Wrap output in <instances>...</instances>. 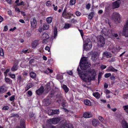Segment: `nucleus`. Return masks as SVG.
<instances>
[{
	"label": "nucleus",
	"mask_w": 128,
	"mask_h": 128,
	"mask_svg": "<svg viewBox=\"0 0 128 128\" xmlns=\"http://www.w3.org/2000/svg\"><path fill=\"white\" fill-rule=\"evenodd\" d=\"M78 30L80 33V34H81L82 36V37L83 36V34L82 30H80L79 29Z\"/></svg>",
	"instance_id": "obj_57"
},
{
	"label": "nucleus",
	"mask_w": 128,
	"mask_h": 128,
	"mask_svg": "<svg viewBox=\"0 0 128 128\" xmlns=\"http://www.w3.org/2000/svg\"><path fill=\"white\" fill-rule=\"evenodd\" d=\"M87 57H84L80 60V68L82 70H85L91 66L87 60Z\"/></svg>",
	"instance_id": "obj_1"
},
{
	"label": "nucleus",
	"mask_w": 128,
	"mask_h": 128,
	"mask_svg": "<svg viewBox=\"0 0 128 128\" xmlns=\"http://www.w3.org/2000/svg\"><path fill=\"white\" fill-rule=\"evenodd\" d=\"M42 37L43 39L47 40L49 38V36L48 34L44 33L42 34Z\"/></svg>",
	"instance_id": "obj_22"
},
{
	"label": "nucleus",
	"mask_w": 128,
	"mask_h": 128,
	"mask_svg": "<svg viewBox=\"0 0 128 128\" xmlns=\"http://www.w3.org/2000/svg\"><path fill=\"white\" fill-rule=\"evenodd\" d=\"M54 38H55L57 35V29L55 28H54Z\"/></svg>",
	"instance_id": "obj_40"
},
{
	"label": "nucleus",
	"mask_w": 128,
	"mask_h": 128,
	"mask_svg": "<svg viewBox=\"0 0 128 128\" xmlns=\"http://www.w3.org/2000/svg\"><path fill=\"white\" fill-rule=\"evenodd\" d=\"M49 27V25L47 24H44L43 26V29L44 30H47Z\"/></svg>",
	"instance_id": "obj_27"
},
{
	"label": "nucleus",
	"mask_w": 128,
	"mask_h": 128,
	"mask_svg": "<svg viewBox=\"0 0 128 128\" xmlns=\"http://www.w3.org/2000/svg\"><path fill=\"white\" fill-rule=\"evenodd\" d=\"M90 4H88L86 6V8L87 9H88L90 8Z\"/></svg>",
	"instance_id": "obj_64"
},
{
	"label": "nucleus",
	"mask_w": 128,
	"mask_h": 128,
	"mask_svg": "<svg viewBox=\"0 0 128 128\" xmlns=\"http://www.w3.org/2000/svg\"><path fill=\"white\" fill-rule=\"evenodd\" d=\"M57 97L59 98L58 100H57V101L59 103H62V106L64 107H65L66 105L64 103L65 101L63 100L62 96V95L61 94H58L57 95Z\"/></svg>",
	"instance_id": "obj_8"
},
{
	"label": "nucleus",
	"mask_w": 128,
	"mask_h": 128,
	"mask_svg": "<svg viewBox=\"0 0 128 128\" xmlns=\"http://www.w3.org/2000/svg\"><path fill=\"white\" fill-rule=\"evenodd\" d=\"M93 115L90 112H85L83 114V117L86 118H88L92 117Z\"/></svg>",
	"instance_id": "obj_13"
},
{
	"label": "nucleus",
	"mask_w": 128,
	"mask_h": 128,
	"mask_svg": "<svg viewBox=\"0 0 128 128\" xmlns=\"http://www.w3.org/2000/svg\"><path fill=\"white\" fill-rule=\"evenodd\" d=\"M84 104L85 105L88 106H90L91 104L90 101L88 100H86L84 101Z\"/></svg>",
	"instance_id": "obj_26"
},
{
	"label": "nucleus",
	"mask_w": 128,
	"mask_h": 128,
	"mask_svg": "<svg viewBox=\"0 0 128 128\" xmlns=\"http://www.w3.org/2000/svg\"><path fill=\"white\" fill-rule=\"evenodd\" d=\"M70 24H66L64 26V28H70Z\"/></svg>",
	"instance_id": "obj_49"
},
{
	"label": "nucleus",
	"mask_w": 128,
	"mask_h": 128,
	"mask_svg": "<svg viewBox=\"0 0 128 128\" xmlns=\"http://www.w3.org/2000/svg\"><path fill=\"white\" fill-rule=\"evenodd\" d=\"M26 35L27 37H29L31 36V34L29 31H27L26 33Z\"/></svg>",
	"instance_id": "obj_48"
},
{
	"label": "nucleus",
	"mask_w": 128,
	"mask_h": 128,
	"mask_svg": "<svg viewBox=\"0 0 128 128\" xmlns=\"http://www.w3.org/2000/svg\"><path fill=\"white\" fill-rule=\"evenodd\" d=\"M62 88L66 93H67L68 92V89L66 85H64L62 86Z\"/></svg>",
	"instance_id": "obj_32"
},
{
	"label": "nucleus",
	"mask_w": 128,
	"mask_h": 128,
	"mask_svg": "<svg viewBox=\"0 0 128 128\" xmlns=\"http://www.w3.org/2000/svg\"><path fill=\"white\" fill-rule=\"evenodd\" d=\"M107 34L109 36H112L113 35V34L112 32V30H108L107 31Z\"/></svg>",
	"instance_id": "obj_30"
},
{
	"label": "nucleus",
	"mask_w": 128,
	"mask_h": 128,
	"mask_svg": "<svg viewBox=\"0 0 128 128\" xmlns=\"http://www.w3.org/2000/svg\"><path fill=\"white\" fill-rule=\"evenodd\" d=\"M80 78L84 81L86 82H90L92 80L91 77L86 72L82 74V75L81 76Z\"/></svg>",
	"instance_id": "obj_2"
},
{
	"label": "nucleus",
	"mask_w": 128,
	"mask_h": 128,
	"mask_svg": "<svg viewBox=\"0 0 128 128\" xmlns=\"http://www.w3.org/2000/svg\"><path fill=\"white\" fill-rule=\"evenodd\" d=\"M30 22L32 27L34 28H35L37 24V22L35 18H32L30 20Z\"/></svg>",
	"instance_id": "obj_14"
},
{
	"label": "nucleus",
	"mask_w": 128,
	"mask_h": 128,
	"mask_svg": "<svg viewBox=\"0 0 128 128\" xmlns=\"http://www.w3.org/2000/svg\"><path fill=\"white\" fill-rule=\"evenodd\" d=\"M104 54L106 57L108 58H110L111 56V54L109 52H106L104 53Z\"/></svg>",
	"instance_id": "obj_31"
},
{
	"label": "nucleus",
	"mask_w": 128,
	"mask_h": 128,
	"mask_svg": "<svg viewBox=\"0 0 128 128\" xmlns=\"http://www.w3.org/2000/svg\"><path fill=\"white\" fill-rule=\"evenodd\" d=\"M45 49L46 50H48V52L50 51V48L48 46H46L45 48Z\"/></svg>",
	"instance_id": "obj_61"
},
{
	"label": "nucleus",
	"mask_w": 128,
	"mask_h": 128,
	"mask_svg": "<svg viewBox=\"0 0 128 128\" xmlns=\"http://www.w3.org/2000/svg\"><path fill=\"white\" fill-rule=\"evenodd\" d=\"M100 68L101 69L103 70L106 68V66L105 65H102L101 66Z\"/></svg>",
	"instance_id": "obj_59"
},
{
	"label": "nucleus",
	"mask_w": 128,
	"mask_h": 128,
	"mask_svg": "<svg viewBox=\"0 0 128 128\" xmlns=\"http://www.w3.org/2000/svg\"><path fill=\"white\" fill-rule=\"evenodd\" d=\"M66 10L67 8L66 7L63 12L62 14V16L66 18H71V16L72 14L69 12H67Z\"/></svg>",
	"instance_id": "obj_9"
},
{
	"label": "nucleus",
	"mask_w": 128,
	"mask_h": 128,
	"mask_svg": "<svg viewBox=\"0 0 128 128\" xmlns=\"http://www.w3.org/2000/svg\"><path fill=\"white\" fill-rule=\"evenodd\" d=\"M121 0H118L112 3V5L114 8H118L120 6L122 2Z\"/></svg>",
	"instance_id": "obj_12"
},
{
	"label": "nucleus",
	"mask_w": 128,
	"mask_h": 128,
	"mask_svg": "<svg viewBox=\"0 0 128 128\" xmlns=\"http://www.w3.org/2000/svg\"><path fill=\"white\" fill-rule=\"evenodd\" d=\"M60 120L59 117L55 118L50 119L48 120V122L50 124H56L58 123Z\"/></svg>",
	"instance_id": "obj_7"
},
{
	"label": "nucleus",
	"mask_w": 128,
	"mask_h": 128,
	"mask_svg": "<svg viewBox=\"0 0 128 128\" xmlns=\"http://www.w3.org/2000/svg\"><path fill=\"white\" fill-rule=\"evenodd\" d=\"M4 55V53L3 49L2 48H0V55L1 56H3Z\"/></svg>",
	"instance_id": "obj_44"
},
{
	"label": "nucleus",
	"mask_w": 128,
	"mask_h": 128,
	"mask_svg": "<svg viewBox=\"0 0 128 128\" xmlns=\"http://www.w3.org/2000/svg\"><path fill=\"white\" fill-rule=\"evenodd\" d=\"M114 58H111V59H110L108 61L110 62H112L114 61Z\"/></svg>",
	"instance_id": "obj_54"
},
{
	"label": "nucleus",
	"mask_w": 128,
	"mask_h": 128,
	"mask_svg": "<svg viewBox=\"0 0 128 128\" xmlns=\"http://www.w3.org/2000/svg\"><path fill=\"white\" fill-rule=\"evenodd\" d=\"M92 124L93 126L96 127L99 124V122L96 120H94L92 122Z\"/></svg>",
	"instance_id": "obj_20"
},
{
	"label": "nucleus",
	"mask_w": 128,
	"mask_h": 128,
	"mask_svg": "<svg viewBox=\"0 0 128 128\" xmlns=\"http://www.w3.org/2000/svg\"><path fill=\"white\" fill-rule=\"evenodd\" d=\"M76 15L78 16H80L81 14V13L78 11H76Z\"/></svg>",
	"instance_id": "obj_55"
},
{
	"label": "nucleus",
	"mask_w": 128,
	"mask_h": 128,
	"mask_svg": "<svg viewBox=\"0 0 128 128\" xmlns=\"http://www.w3.org/2000/svg\"><path fill=\"white\" fill-rule=\"evenodd\" d=\"M44 91V87L41 86L40 88L36 91V93L38 95H40L42 94Z\"/></svg>",
	"instance_id": "obj_16"
},
{
	"label": "nucleus",
	"mask_w": 128,
	"mask_h": 128,
	"mask_svg": "<svg viewBox=\"0 0 128 128\" xmlns=\"http://www.w3.org/2000/svg\"><path fill=\"white\" fill-rule=\"evenodd\" d=\"M33 86V84L31 83H29L26 86V88H27L26 90H28L30 88L32 87Z\"/></svg>",
	"instance_id": "obj_37"
},
{
	"label": "nucleus",
	"mask_w": 128,
	"mask_h": 128,
	"mask_svg": "<svg viewBox=\"0 0 128 128\" xmlns=\"http://www.w3.org/2000/svg\"><path fill=\"white\" fill-rule=\"evenodd\" d=\"M94 12H92L90 13L88 16V18L90 20L92 19L94 15Z\"/></svg>",
	"instance_id": "obj_36"
},
{
	"label": "nucleus",
	"mask_w": 128,
	"mask_h": 128,
	"mask_svg": "<svg viewBox=\"0 0 128 128\" xmlns=\"http://www.w3.org/2000/svg\"><path fill=\"white\" fill-rule=\"evenodd\" d=\"M9 107L8 106H4L2 108V110H7L8 109Z\"/></svg>",
	"instance_id": "obj_50"
},
{
	"label": "nucleus",
	"mask_w": 128,
	"mask_h": 128,
	"mask_svg": "<svg viewBox=\"0 0 128 128\" xmlns=\"http://www.w3.org/2000/svg\"><path fill=\"white\" fill-rule=\"evenodd\" d=\"M38 40H35L34 42L32 44V46L33 48H35L38 44Z\"/></svg>",
	"instance_id": "obj_24"
},
{
	"label": "nucleus",
	"mask_w": 128,
	"mask_h": 128,
	"mask_svg": "<svg viewBox=\"0 0 128 128\" xmlns=\"http://www.w3.org/2000/svg\"><path fill=\"white\" fill-rule=\"evenodd\" d=\"M97 53L96 52H94L92 54V55L91 59L93 61L95 62L97 59Z\"/></svg>",
	"instance_id": "obj_15"
},
{
	"label": "nucleus",
	"mask_w": 128,
	"mask_h": 128,
	"mask_svg": "<svg viewBox=\"0 0 128 128\" xmlns=\"http://www.w3.org/2000/svg\"><path fill=\"white\" fill-rule=\"evenodd\" d=\"M20 125L21 128H25V122L23 120H21L20 121Z\"/></svg>",
	"instance_id": "obj_25"
},
{
	"label": "nucleus",
	"mask_w": 128,
	"mask_h": 128,
	"mask_svg": "<svg viewBox=\"0 0 128 128\" xmlns=\"http://www.w3.org/2000/svg\"><path fill=\"white\" fill-rule=\"evenodd\" d=\"M14 96L13 95L11 96L10 98V101H12L14 99Z\"/></svg>",
	"instance_id": "obj_53"
},
{
	"label": "nucleus",
	"mask_w": 128,
	"mask_h": 128,
	"mask_svg": "<svg viewBox=\"0 0 128 128\" xmlns=\"http://www.w3.org/2000/svg\"><path fill=\"white\" fill-rule=\"evenodd\" d=\"M106 95H108V94L110 93V92L108 90H106Z\"/></svg>",
	"instance_id": "obj_58"
},
{
	"label": "nucleus",
	"mask_w": 128,
	"mask_h": 128,
	"mask_svg": "<svg viewBox=\"0 0 128 128\" xmlns=\"http://www.w3.org/2000/svg\"><path fill=\"white\" fill-rule=\"evenodd\" d=\"M92 46V43L91 42H88V43H85L84 41L83 48L86 50H88L91 49Z\"/></svg>",
	"instance_id": "obj_10"
},
{
	"label": "nucleus",
	"mask_w": 128,
	"mask_h": 128,
	"mask_svg": "<svg viewBox=\"0 0 128 128\" xmlns=\"http://www.w3.org/2000/svg\"><path fill=\"white\" fill-rule=\"evenodd\" d=\"M102 74L101 73H99L98 75V82H99L100 80V78L102 77Z\"/></svg>",
	"instance_id": "obj_47"
},
{
	"label": "nucleus",
	"mask_w": 128,
	"mask_h": 128,
	"mask_svg": "<svg viewBox=\"0 0 128 128\" xmlns=\"http://www.w3.org/2000/svg\"><path fill=\"white\" fill-rule=\"evenodd\" d=\"M30 77L32 78H35L36 76V74L33 72H30Z\"/></svg>",
	"instance_id": "obj_34"
},
{
	"label": "nucleus",
	"mask_w": 128,
	"mask_h": 128,
	"mask_svg": "<svg viewBox=\"0 0 128 128\" xmlns=\"http://www.w3.org/2000/svg\"><path fill=\"white\" fill-rule=\"evenodd\" d=\"M111 75V74L110 73H107L105 75V77L106 78H108Z\"/></svg>",
	"instance_id": "obj_52"
},
{
	"label": "nucleus",
	"mask_w": 128,
	"mask_h": 128,
	"mask_svg": "<svg viewBox=\"0 0 128 128\" xmlns=\"http://www.w3.org/2000/svg\"><path fill=\"white\" fill-rule=\"evenodd\" d=\"M11 117H16L17 118L18 117H19V115L18 114H12V115L11 116Z\"/></svg>",
	"instance_id": "obj_46"
},
{
	"label": "nucleus",
	"mask_w": 128,
	"mask_h": 128,
	"mask_svg": "<svg viewBox=\"0 0 128 128\" xmlns=\"http://www.w3.org/2000/svg\"><path fill=\"white\" fill-rule=\"evenodd\" d=\"M108 70L112 72L116 71L117 70L114 69L111 66L109 67Z\"/></svg>",
	"instance_id": "obj_35"
},
{
	"label": "nucleus",
	"mask_w": 128,
	"mask_h": 128,
	"mask_svg": "<svg viewBox=\"0 0 128 128\" xmlns=\"http://www.w3.org/2000/svg\"><path fill=\"white\" fill-rule=\"evenodd\" d=\"M67 73L70 75H72V73L71 71H69L67 72Z\"/></svg>",
	"instance_id": "obj_63"
},
{
	"label": "nucleus",
	"mask_w": 128,
	"mask_h": 128,
	"mask_svg": "<svg viewBox=\"0 0 128 128\" xmlns=\"http://www.w3.org/2000/svg\"><path fill=\"white\" fill-rule=\"evenodd\" d=\"M77 70L78 71V73L80 77V78H81V76L82 75V71L80 70L79 69V68H78L77 69Z\"/></svg>",
	"instance_id": "obj_41"
},
{
	"label": "nucleus",
	"mask_w": 128,
	"mask_h": 128,
	"mask_svg": "<svg viewBox=\"0 0 128 128\" xmlns=\"http://www.w3.org/2000/svg\"><path fill=\"white\" fill-rule=\"evenodd\" d=\"M98 46L99 47H102L105 44L104 39L102 36H99L97 38Z\"/></svg>",
	"instance_id": "obj_3"
},
{
	"label": "nucleus",
	"mask_w": 128,
	"mask_h": 128,
	"mask_svg": "<svg viewBox=\"0 0 128 128\" xmlns=\"http://www.w3.org/2000/svg\"><path fill=\"white\" fill-rule=\"evenodd\" d=\"M5 91L4 86H1L0 87V93H4Z\"/></svg>",
	"instance_id": "obj_33"
},
{
	"label": "nucleus",
	"mask_w": 128,
	"mask_h": 128,
	"mask_svg": "<svg viewBox=\"0 0 128 128\" xmlns=\"http://www.w3.org/2000/svg\"><path fill=\"white\" fill-rule=\"evenodd\" d=\"M64 128H73L72 125L71 124H67L65 126Z\"/></svg>",
	"instance_id": "obj_39"
},
{
	"label": "nucleus",
	"mask_w": 128,
	"mask_h": 128,
	"mask_svg": "<svg viewBox=\"0 0 128 128\" xmlns=\"http://www.w3.org/2000/svg\"><path fill=\"white\" fill-rule=\"evenodd\" d=\"M124 99H128V94L125 95L124 96Z\"/></svg>",
	"instance_id": "obj_60"
},
{
	"label": "nucleus",
	"mask_w": 128,
	"mask_h": 128,
	"mask_svg": "<svg viewBox=\"0 0 128 128\" xmlns=\"http://www.w3.org/2000/svg\"><path fill=\"white\" fill-rule=\"evenodd\" d=\"M8 30V26H5L4 27L3 31L6 32Z\"/></svg>",
	"instance_id": "obj_51"
},
{
	"label": "nucleus",
	"mask_w": 128,
	"mask_h": 128,
	"mask_svg": "<svg viewBox=\"0 0 128 128\" xmlns=\"http://www.w3.org/2000/svg\"><path fill=\"white\" fill-rule=\"evenodd\" d=\"M46 6H51L52 5L51 3V2L49 1H48L46 3Z\"/></svg>",
	"instance_id": "obj_45"
},
{
	"label": "nucleus",
	"mask_w": 128,
	"mask_h": 128,
	"mask_svg": "<svg viewBox=\"0 0 128 128\" xmlns=\"http://www.w3.org/2000/svg\"><path fill=\"white\" fill-rule=\"evenodd\" d=\"M122 34L126 37L128 36V20L124 26Z\"/></svg>",
	"instance_id": "obj_6"
},
{
	"label": "nucleus",
	"mask_w": 128,
	"mask_h": 128,
	"mask_svg": "<svg viewBox=\"0 0 128 128\" xmlns=\"http://www.w3.org/2000/svg\"><path fill=\"white\" fill-rule=\"evenodd\" d=\"M76 0H70V4L71 6L74 4L76 2Z\"/></svg>",
	"instance_id": "obj_38"
},
{
	"label": "nucleus",
	"mask_w": 128,
	"mask_h": 128,
	"mask_svg": "<svg viewBox=\"0 0 128 128\" xmlns=\"http://www.w3.org/2000/svg\"><path fill=\"white\" fill-rule=\"evenodd\" d=\"M17 64H14L11 69V70L12 71H14L17 70Z\"/></svg>",
	"instance_id": "obj_23"
},
{
	"label": "nucleus",
	"mask_w": 128,
	"mask_h": 128,
	"mask_svg": "<svg viewBox=\"0 0 128 128\" xmlns=\"http://www.w3.org/2000/svg\"><path fill=\"white\" fill-rule=\"evenodd\" d=\"M26 48H25L24 49H22V51H20L19 52L20 54H22L23 53L24 54H26L27 52H28V49H26Z\"/></svg>",
	"instance_id": "obj_28"
},
{
	"label": "nucleus",
	"mask_w": 128,
	"mask_h": 128,
	"mask_svg": "<svg viewBox=\"0 0 128 128\" xmlns=\"http://www.w3.org/2000/svg\"><path fill=\"white\" fill-rule=\"evenodd\" d=\"M112 18L116 22L118 23L120 22L121 18L120 15L118 13H114L112 16Z\"/></svg>",
	"instance_id": "obj_5"
},
{
	"label": "nucleus",
	"mask_w": 128,
	"mask_h": 128,
	"mask_svg": "<svg viewBox=\"0 0 128 128\" xmlns=\"http://www.w3.org/2000/svg\"><path fill=\"white\" fill-rule=\"evenodd\" d=\"M122 124L123 128H128V124L124 120H122Z\"/></svg>",
	"instance_id": "obj_18"
},
{
	"label": "nucleus",
	"mask_w": 128,
	"mask_h": 128,
	"mask_svg": "<svg viewBox=\"0 0 128 128\" xmlns=\"http://www.w3.org/2000/svg\"><path fill=\"white\" fill-rule=\"evenodd\" d=\"M10 76L11 78H15V75L14 74H10Z\"/></svg>",
	"instance_id": "obj_56"
},
{
	"label": "nucleus",
	"mask_w": 128,
	"mask_h": 128,
	"mask_svg": "<svg viewBox=\"0 0 128 128\" xmlns=\"http://www.w3.org/2000/svg\"><path fill=\"white\" fill-rule=\"evenodd\" d=\"M87 74L91 77L92 80H94L95 79V77L96 75V72L94 69H90L88 70Z\"/></svg>",
	"instance_id": "obj_4"
},
{
	"label": "nucleus",
	"mask_w": 128,
	"mask_h": 128,
	"mask_svg": "<svg viewBox=\"0 0 128 128\" xmlns=\"http://www.w3.org/2000/svg\"><path fill=\"white\" fill-rule=\"evenodd\" d=\"M10 71V70L8 69H7V70H6V71L4 72V74L5 75H6L7 74L8 72H9Z\"/></svg>",
	"instance_id": "obj_62"
},
{
	"label": "nucleus",
	"mask_w": 128,
	"mask_h": 128,
	"mask_svg": "<svg viewBox=\"0 0 128 128\" xmlns=\"http://www.w3.org/2000/svg\"><path fill=\"white\" fill-rule=\"evenodd\" d=\"M51 98H48L42 101L43 105L45 106H48L51 103Z\"/></svg>",
	"instance_id": "obj_11"
},
{
	"label": "nucleus",
	"mask_w": 128,
	"mask_h": 128,
	"mask_svg": "<svg viewBox=\"0 0 128 128\" xmlns=\"http://www.w3.org/2000/svg\"><path fill=\"white\" fill-rule=\"evenodd\" d=\"M124 110L128 114V106H123Z\"/></svg>",
	"instance_id": "obj_42"
},
{
	"label": "nucleus",
	"mask_w": 128,
	"mask_h": 128,
	"mask_svg": "<svg viewBox=\"0 0 128 128\" xmlns=\"http://www.w3.org/2000/svg\"><path fill=\"white\" fill-rule=\"evenodd\" d=\"M45 89V90H46V92H47L48 91L50 90V84L49 83L48 84L46 85Z\"/></svg>",
	"instance_id": "obj_19"
},
{
	"label": "nucleus",
	"mask_w": 128,
	"mask_h": 128,
	"mask_svg": "<svg viewBox=\"0 0 128 128\" xmlns=\"http://www.w3.org/2000/svg\"><path fill=\"white\" fill-rule=\"evenodd\" d=\"M93 95L97 98H99L100 97V94L98 92L93 93Z\"/></svg>",
	"instance_id": "obj_21"
},
{
	"label": "nucleus",
	"mask_w": 128,
	"mask_h": 128,
	"mask_svg": "<svg viewBox=\"0 0 128 128\" xmlns=\"http://www.w3.org/2000/svg\"><path fill=\"white\" fill-rule=\"evenodd\" d=\"M52 17H48L46 19V21L48 23H51L52 21Z\"/></svg>",
	"instance_id": "obj_29"
},
{
	"label": "nucleus",
	"mask_w": 128,
	"mask_h": 128,
	"mask_svg": "<svg viewBox=\"0 0 128 128\" xmlns=\"http://www.w3.org/2000/svg\"><path fill=\"white\" fill-rule=\"evenodd\" d=\"M98 119L102 122H103L104 121V120L103 118L101 116H99L98 117Z\"/></svg>",
	"instance_id": "obj_43"
},
{
	"label": "nucleus",
	"mask_w": 128,
	"mask_h": 128,
	"mask_svg": "<svg viewBox=\"0 0 128 128\" xmlns=\"http://www.w3.org/2000/svg\"><path fill=\"white\" fill-rule=\"evenodd\" d=\"M59 110H50V112L51 111V114H50V115H51L52 114H58L59 113Z\"/></svg>",
	"instance_id": "obj_17"
}]
</instances>
